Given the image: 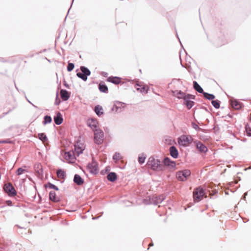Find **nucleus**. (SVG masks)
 Here are the masks:
<instances>
[{
  "mask_svg": "<svg viewBox=\"0 0 251 251\" xmlns=\"http://www.w3.org/2000/svg\"><path fill=\"white\" fill-rule=\"evenodd\" d=\"M184 103L187 106L188 109H190L194 105V102L193 101L190 100L189 99L184 100Z\"/></svg>",
  "mask_w": 251,
  "mask_h": 251,
  "instance_id": "28",
  "label": "nucleus"
},
{
  "mask_svg": "<svg viewBox=\"0 0 251 251\" xmlns=\"http://www.w3.org/2000/svg\"><path fill=\"white\" fill-rule=\"evenodd\" d=\"M95 111L98 116H101L103 114V109L100 105H97L95 107Z\"/></svg>",
  "mask_w": 251,
  "mask_h": 251,
  "instance_id": "23",
  "label": "nucleus"
},
{
  "mask_svg": "<svg viewBox=\"0 0 251 251\" xmlns=\"http://www.w3.org/2000/svg\"><path fill=\"white\" fill-rule=\"evenodd\" d=\"M163 200V197L161 196L158 197H154L152 198V201L155 204H158V203H161Z\"/></svg>",
  "mask_w": 251,
  "mask_h": 251,
  "instance_id": "22",
  "label": "nucleus"
},
{
  "mask_svg": "<svg viewBox=\"0 0 251 251\" xmlns=\"http://www.w3.org/2000/svg\"><path fill=\"white\" fill-rule=\"evenodd\" d=\"M191 172L189 170H185L178 171L176 174V177L179 181H185L187 178L190 176Z\"/></svg>",
  "mask_w": 251,
  "mask_h": 251,
  "instance_id": "2",
  "label": "nucleus"
},
{
  "mask_svg": "<svg viewBox=\"0 0 251 251\" xmlns=\"http://www.w3.org/2000/svg\"><path fill=\"white\" fill-rule=\"evenodd\" d=\"M99 89L100 91L103 93L108 92V87L104 84L103 82H100L99 85Z\"/></svg>",
  "mask_w": 251,
  "mask_h": 251,
  "instance_id": "20",
  "label": "nucleus"
},
{
  "mask_svg": "<svg viewBox=\"0 0 251 251\" xmlns=\"http://www.w3.org/2000/svg\"><path fill=\"white\" fill-rule=\"evenodd\" d=\"M126 106V104L120 101H116L113 105L112 110L116 112H120L122 109L124 108Z\"/></svg>",
  "mask_w": 251,
  "mask_h": 251,
  "instance_id": "9",
  "label": "nucleus"
},
{
  "mask_svg": "<svg viewBox=\"0 0 251 251\" xmlns=\"http://www.w3.org/2000/svg\"><path fill=\"white\" fill-rule=\"evenodd\" d=\"M174 95L177 97L178 99H183L184 100L186 99H194V96L191 95L186 94L185 93L181 92V91H176L174 92Z\"/></svg>",
  "mask_w": 251,
  "mask_h": 251,
  "instance_id": "6",
  "label": "nucleus"
},
{
  "mask_svg": "<svg viewBox=\"0 0 251 251\" xmlns=\"http://www.w3.org/2000/svg\"><path fill=\"white\" fill-rule=\"evenodd\" d=\"M231 105L235 109H239L242 107V103L236 100H231Z\"/></svg>",
  "mask_w": 251,
  "mask_h": 251,
  "instance_id": "15",
  "label": "nucleus"
},
{
  "mask_svg": "<svg viewBox=\"0 0 251 251\" xmlns=\"http://www.w3.org/2000/svg\"><path fill=\"white\" fill-rule=\"evenodd\" d=\"M50 199L53 201H58L56 197V194L54 192H50Z\"/></svg>",
  "mask_w": 251,
  "mask_h": 251,
  "instance_id": "32",
  "label": "nucleus"
},
{
  "mask_svg": "<svg viewBox=\"0 0 251 251\" xmlns=\"http://www.w3.org/2000/svg\"><path fill=\"white\" fill-rule=\"evenodd\" d=\"M164 164L165 166H168L171 168H175L176 166V162L171 160L168 157H166L164 159Z\"/></svg>",
  "mask_w": 251,
  "mask_h": 251,
  "instance_id": "13",
  "label": "nucleus"
},
{
  "mask_svg": "<svg viewBox=\"0 0 251 251\" xmlns=\"http://www.w3.org/2000/svg\"><path fill=\"white\" fill-rule=\"evenodd\" d=\"M194 88V89L200 93H203V89L199 85V84L196 81L193 82Z\"/></svg>",
  "mask_w": 251,
  "mask_h": 251,
  "instance_id": "26",
  "label": "nucleus"
},
{
  "mask_svg": "<svg viewBox=\"0 0 251 251\" xmlns=\"http://www.w3.org/2000/svg\"><path fill=\"white\" fill-rule=\"evenodd\" d=\"M107 81L115 84H118L121 82V79L118 77H109L107 78Z\"/></svg>",
  "mask_w": 251,
  "mask_h": 251,
  "instance_id": "19",
  "label": "nucleus"
},
{
  "mask_svg": "<svg viewBox=\"0 0 251 251\" xmlns=\"http://www.w3.org/2000/svg\"><path fill=\"white\" fill-rule=\"evenodd\" d=\"M35 169L36 171L40 174L42 170V166L41 164L38 163L35 165Z\"/></svg>",
  "mask_w": 251,
  "mask_h": 251,
  "instance_id": "34",
  "label": "nucleus"
},
{
  "mask_svg": "<svg viewBox=\"0 0 251 251\" xmlns=\"http://www.w3.org/2000/svg\"><path fill=\"white\" fill-rule=\"evenodd\" d=\"M4 189L5 192L10 196H14L16 195V191L11 183L5 184Z\"/></svg>",
  "mask_w": 251,
  "mask_h": 251,
  "instance_id": "4",
  "label": "nucleus"
},
{
  "mask_svg": "<svg viewBox=\"0 0 251 251\" xmlns=\"http://www.w3.org/2000/svg\"><path fill=\"white\" fill-rule=\"evenodd\" d=\"M197 149L201 152H206L207 151V147L200 141L195 142Z\"/></svg>",
  "mask_w": 251,
  "mask_h": 251,
  "instance_id": "12",
  "label": "nucleus"
},
{
  "mask_svg": "<svg viewBox=\"0 0 251 251\" xmlns=\"http://www.w3.org/2000/svg\"><path fill=\"white\" fill-rule=\"evenodd\" d=\"M153 245V244H152V243H150V244H149V248H150V247L152 246ZM149 249V248H148V249Z\"/></svg>",
  "mask_w": 251,
  "mask_h": 251,
  "instance_id": "45",
  "label": "nucleus"
},
{
  "mask_svg": "<svg viewBox=\"0 0 251 251\" xmlns=\"http://www.w3.org/2000/svg\"><path fill=\"white\" fill-rule=\"evenodd\" d=\"M107 178L110 181H114L117 178V175L115 173H110L107 175Z\"/></svg>",
  "mask_w": 251,
  "mask_h": 251,
  "instance_id": "21",
  "label": "nucleus"
},
{
  "mask_svg": "<svg viewBox=\"0 0 251 251\" xmlns=\"http://www.w3.org/2000/svg\"><path fill=\"white\" fill-rule=\"evenodd\" d=\"M84 149L85 146L83 143L80 142H77L75 144V151L77 156H78L80 153H82V151Z\"/></svg>",
  "mask_w": 251,
  "mask_h": 251,
  "instance_id": "8",
  "label": "nucleus"
},
{
  "mask_svg": "<svg viewBox=\"0 0 251 251\" xmlns=\"http://www.w3.org/2000/svg\"><path fill=\"white\" fill-rule=\"evenodd\" d=\"M27 61L25 60H24V58H22L21 59V62L20 63L19 66H22L23 67H24L25 66L24 64L26 63Z\"/></svg>",
  "mask_w": 251,
  "mask_h": 251,
  "instance_id": "42",
  "label": "nucleus"
},
{
  "mask_svg": "<svg viewBox=\"0 0 251 251\" xmlns=\"http://www.w3.org/2000/svg\"><path fill=\"white\" fill-rule=\"evenodd\" d=\"M191 142V137L186 135H182L178 139V144L183 146H187Z\"/></svg>",
  "mask_w": 251,
  "mask_h": 251,
  "instance_id": "5",
  "label": "nucleus"
},
{
  "mask_svg": "<svg viewBox=\"0 0 251 251\" xmlns=\"http://www.w3.org/2000/svg\"><path fill=\"white\" fill-rule=\"evenodd\" d=\"M6 203L7 204V205H8V206H12V202L10 201H6Z\"/></svg>",
  "mask_w": 251,
  "mask_h": 251,
  "instance_id": "43",
  "label": "nucleus"
},
{
  "mask_svg": "<svg viewBox=\"0 0 251 251\" xmlns=\"http://www.w3.org/2000/svg\"><path fill=\"white\" fill-rule=\"evenodd\" d=\"M57 175L58 178L63 179L65 177V172L62 170H58L57 171Z\"/></svg>",
  "mask_w": 251,
  "mask_h": 251,
  "instance_id": "29",
  "label": "nucleus"
},
{
  "mask_svg": "<svg viewBox=\"0 0 251 251\" xmlns=\"http://www.w3.org/2000/svg\"><path fill=\"white\" fill-rule=\"evenodd\" d=\"M246 130L248 135L251 136V127L249 125L246 126Z\"/></svg>",
  "mask_w": 251,
  "mask_h": 251,
  "instance_id": "41",
  "label": "nucleus"
},
{
  "mask_svg": "<svg viewBox=\"0 0 251 251\" xmlns=\"http://www.w3.org/2000/svg\"><path fill=\"white\" fill-rule=\"evenodd\" d=\"M26 168V166H24L23 167L19 168L16 171V175L19 176L27 172V170L25 169Z\"/></svg>",
  "mask_w": 251,
  "mask_h": 251,
  "instance_id": "25",
  "label": "nucleus"
},
{
  "mask_svg": "<svg viewBox=\"0 0 251 251\" xmlns=\"http://www.w3.org/2000/svg\"><path fill=\"white\" fill-rule=\"evenodd\" d=\"M51 188H52L55 190H58V188H57V187L53 185H51Z\"/></svg>",
  "mask_w": 251,
  "mask_h": 251,
  "instance_id": "44",
  "label": "nucleus"
},
{
  "mask_svg": "<svg viewBox=\"0 0 251 251\" xmlns=\"http://www.w3.org/2000/svg\"><path fill=\"white\" fill-rule=\"evenodd\" d=\"M87 168L91 173L95 174L98 169V164L95 161H92L91 163L88 165Z\"/></svg>",
  "mask_w": 251,
  "mask_h": 251,
  "instance_id": "10",
  "label": "nucleus"
},
{
  "mask_svg": "<svg viewBox=\"0 0 251 251\" xmlns=\"http://www.w3.org/2000/svg\"><path fill=\"white\" fill-rule=\"evenodd\" d=\"M74 68V65L72 63H69L67 66V70L69 72L72 71Z\"/></svg>",
  "mask_w": 251,
  "mask_h": 251,
  "instance_id": "39",
  "label": "nucleus"
},
{
  "mask_svg": "<svg viewBox=\"0 0 251 251\" xmlns=\"http://www.w3.org/2000/svg\"><path fill=\"white\" fill-rule=\"evenodd\" d=\"M171 155L175 158H176L178 156V151L176 147L172 146L170 148Z\"/></svg>",
  "mask_w": 251,
  "mask_h": 251,
  "instance_id": "17",
  "label": "nucleus"
},
{
  "mask_svg": "<svg viewBox=\"0 0 251 251\" xmlns=\"http://www.w3.org/2000/svg\"><path fill=\"white\" fill-rule=\"evenodd\" d=\"M77 75L78 77L81 78L84 81H86L87 79V76L86 75L83 74L82 73H77Z\"/></svg>",
  "mask_w": 251,
  "mask_h": 251,
  "instance_id": "37",
  "label": "nucleus"
},
{
  "mask_svg": "<svg viewBox=\"0 0 251 251\" xmlns=\"http://www.w3.org/2000/svg\"><path fill=\"white\" fill-rule=\"evenodd\" d=\"M146 157L143 155H141L139 156L138 157V161L140 164H142L145 162Z\"/></svg>",
  "mask_w": 251,
  "mask_h": 251,
  "instance_id": "40",
  "label": "nucleus"
},
{
  "mask_svg": "<svg viewBox=\"0 0 251 251\" xmlns=\"http://www.w3.org/2000/svg\"><path fill=\"white\" fill-rule=\"evenodd\" d=\"M103 133L101 130H96L94 133V141L97 144H101L103 140Z\"/></svg>",
  "mask_w": 251,
  "mask_h": 251,
  "instance_id": "3",
  "label": "nucleus"
},
{
  "mask_svg": "<svg viewBox=\"0 0 251 251\" xmlns=\"http://www.w3.org/2000/svg\"><path fill=\"white\" fill-rule=\"evenodd\" d=\"M204 97L208 100H213L215 98V96L213 95L210 94L205 92H203Z\"/></svg>",
  "mask_w": 251,
  "mask_h": 251,
  "instance_id": "35",
  "label": "nucleus"
},
{
  "mask_svg": "<svg viewBox=\"0 0 251 251\" xmlns=\"http://www.w3.org/2000/svg\"><path fill=\"white\" fill-rule=\"evenodd\" d=\"M38 137H39V138L41 140H42L43 143H46L48 141V138H47L46 135L43 133H39L38 134Z\"/></svg>",
  "mask_w": 251,
  "mask_h": 251,
  "instance_id": "30",
  "label": "nucleus"
},
{
  "mask_svg": "<svg viewBox=\"0 0 251 251\" xmlns=\"http://www.w3.org/2000/svg\"><path fill=\"white\" fill-rule=\"evenodd\" d=\"M113 159L115 162H117L118 161L121 160L123 159V157L120 153L116 152L113 156Z\"/></svg>",
  "mask_w": 251,
  "mask_h": 251,
  "instance_id": "27",
  "label": "nucleus"
},
{
  "mask_svg": "<svg viewBox=\"0 0 251 251\" xmlns=\"http://www.w3.org/2000/svg\"><path fill=\"white\" fill-rule=\"evenodd\" d=\"M135 88L137 91L144 94L147 93L149 89L148 86L139 84H136L135 85Z\"/></svg>",
  "mask_w": 251,
  "mask_h": 251,
  "instance_id": "11",
  "label": "nucleus"
},
{
  "mask_svg": "<svg viewBox=\"0 0 251 251\" xmlns=\"http://www.w3.org/2000/svg\"><path fill=\"white\" fill-rule=\"evenodd\" d=\"M52 121L51 118L49 116H46L44 117V123L47 124L51 123Z\"/></svg>",
  "mask_w": 251,
  "mask_h": 251,
  "instance_id": "38",
  "label": "nucleus"
},
{
  "mask_svg": "<svg viewBox=\"0 0 251 251\" xmlns=\"http://www.w3.org/2000/svg\"><path fill=\"white\" fill-rule=\"evenodd\" d=\"M97 122L94 120H91L89 121V126L91 127L92 128H95L97 127Z\"/></svg>",
  "mask_w": 251,
  "mask_h": 251,
  "instance_id": "33",
  "label": "nucleus"
},
{
  "mask_svg": "<svg viewBox=\"0 0 251 251\" xmlns=\"http://www.w3.org/2000/svg\"><path fill=\"white\" fill-rule=\"evenodd\" d=\"M148 165L154 170H157L160 167L159 162L151 157L149 158Z\"/></svg>",
  "mask_w": 251,
  "mask_h": 251,
  "instance_id": "7",
  "label": "nucleus"
},
{
  "mask_svg": "<svg viewBox=\"0 0 251 251\" xmlns=\"http://www.w3.org/2000/svg\"><path fill=\"white\" fill-rule=\"evenodd\" d=\"M54 121L56 125H59L62 124L63 118L60 113H57L56 115L54 117Z\"/></svg>",
  "mask_w": 251,
  "mask_h": 251,
  "instance_id": "14",
  "label": "nucleus"
},
{
  "mask_svg": "<svg viewBox=\"0 0 251 251\" xmlns=\"http://www.w3.org/2000/svg\"><path fill=\"white\" fill-rule=\"evenodd\" d=\"M204 195V192L201 187H199L195 189L193 191V198L194 201L196 202H199L201 201Z\"/></svg>",
  "mask_w": 251,
  "mask_h": 251,
  "instance_id": "1",
  "label": "nucleus"
},
{
  "mask_svg": "<svg viewBox=\"0 0 251 251\" xmlns=\"http://www.w3.org/2000/svg\"><path fill=\"white\" fill-rule=\"evenodd\" d=\"M60 96L61 99L63 100H67L70 97V94L68 92L65 90H61L60 91Z\"/></svg>",
  "mask_w": 251,
  "mask_h": 251,
  "instance_id": "16",
  "label": "nucleus"
},
{
  "mask_svg": "<svg viewBox=\"0 0 251 251\" xmlns=\"http://www.w3.org/2000/svg\"><path fill=\"white\" fill-rule=\"evenodd\" d=\"M74 182L77 185H80L84 183L83 179L78 175H75L74 179Z\"/></svg>",
  "mask_w": 251,
  "mask_h": 251,
  "instance_id": "18",
  "label": "nucleus"
},
{
  "mask_svg": "<svg viewBox=\"0 0 251 251\" xmlns=\"http://www.w3.org/2000/svg\"><path fill=\"white\" fill-rule=\"evenodd\" d=\"M64 157L67 160H69V161H71L74 159V154L71 152H65Z\"/></svg>",
  "mask_w": 251,
  "mask_h": 251,
  "instance_id": "24",
  "label": "nucleus"
},
{
  "mask_svg": "<svg viewBox=\"0 0 251 251\" xmlns=\"http://www.w3.org/2000/svg\"><path fill=\"white\" fill-rule=\"evenodd\" d=\"M80 70L83 74L86 75L87 76L91 74L90 71L87 68L84 66L80 67Z\"/></svg>",
  "mask_w": 251,
  "mask_h": 251,
  "instance_id": "31",
  "label": "nucleus"
},
{
  "mask_svg": "<svg viewBox=\"0 0 251 251\" xmlns=\"http://www.w3.org/2000/svg\"><path fill=\"white\" fill-rule=\"evenodd\" d=\"M212 104L214 107L216 108H219L220 107V101L218 100H213L212 101Z\"/></svg>",
  "mask_w": 251,
  "mask_h": 251,
  "instance_id": "36",
  "label": "nucleus"
}]
</instances>
